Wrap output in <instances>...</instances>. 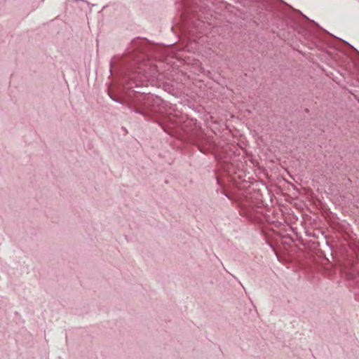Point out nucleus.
I'll list each match as a JSON object with an SVG mask.
<instances>
[{
  "label": "nucleus",
  "mask_w": 359,
  "mask_h": 359,
  "mask_svg": "<svg viewBox=\"0 0 359 359\" xmlns=\"http://www.w3.org/2000/svg\"><path fill=\"white\" fill-rule=\"evenodd\" d=\"M132 88L130 83H126L124 86V91L119 97L109 94L110 97L145 117L163 115L165 113L164 102L161 99L131 90Z\"/></svg>",
  "instance_id": "nucleus-1"
},
{
  "label": "nucleus",
  "mask_w": 359,
  "mask_h": 359,
  "mask_svg": "<svg viewBox=\"0 0 359 359\" xmlns=\"http://www.w3.org/2000/svg\"><path fill=\"white\" fill-rule=\"evenodd\" d=\"M197 147L198 149L203 153H206L210 149L209 147H208L206 146H203L201 144H198Z\"/></svg>",
  "instance_id": "nucleus-2"
},
{
  "label": "nucleus",
  "mask_w": 359,
  "mask_h": 359,
  "mask_svg": "<svg viewBox=\"0 0 359 359\" xmlns=\"http://www.w3.org/2000/svg\"><path fill=\"white\" fill-rule=\"evenodd\" d=\"M118 58L117 57H114L111 58L110 61V71L111 72L112 68H114L116 64L117 60Z\"/></svg>",
  "instance_id": "nucleus-3"
},
{
  "label": "nucleus",
  "mask_w": 359,
  "mask_h": 359,
  "mask_svg": "<svg viewBox=\"0 0 359 359\" xmlns=\"http://www.w3.org/2000/svg\"><path fill=\"white\" fill-rule=\"evenodd\" d=\"M245 216L246 217H251V215L250 214H248V213H245Z\"/></svg>",
  "instance_id": "nucleus-4"
}]
</instances>
